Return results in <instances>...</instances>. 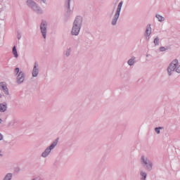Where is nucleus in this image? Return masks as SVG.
I'll use <instances>...</instances> for the list:
<instances>
[{
	"instance_id": "nucleus-23",
	"label": "nucleus",
	"mask_w": 180,
	"mask_h": 180,
	"mask_svg": "<svg viewBox=\"0 0 180 180\" xmlns=\"http://www.w3.org/2000/svg\"><path fill=\"white\" fill-rule=\"evenodd\" d=\"M15 75H19V72H20V69L19 68H16L14 70Z\"/></svg>"
},
{
	"instance_id": "nucleus-21",
	"label": "nucleus",
	"mask_w": 180,
	"mask_h": 180,
	"mask_svg": "<svg viewBox=\"0 0 180 180\" xmlns=\"http://www.w3.org/2000/svg\"><path fill=\"white\" fill-rule=\"evenodd\" d=\"M160 130H162V127H161L155 128V131L157 133V134H160L161 133Z\"/></svg>"
},
{
	"instance_id": "nucleus-25",
	"label": "nucleus",
	"mask_w": 180,
	"mask_h": 180,
	"mask_svg": "<svg viewBox=\"0 0 180 180\" xmlns=\"http://www.w3.org/2000/svg\"><path fill=\"white\" fill-rule=\"evenodd\" d=\"M20 39H22V34H20V32L18 33V39L20 40Z\"/></svg>"
},
{
	"instance_id": "nucleus-15",
	"label": "nucleus",
	"mask_w": 180,
	"mask_h": 180,
	"mask_svg": "<svg viewBox=\"0 0 180 180\" xmlns=\"http://www.w3.org/2000/svg\"><path fill=\"white\" fill-rule=\"evenodd\" d=\"M128 65L129 67H133L134 64H136V58L134 56H131L127 61Z\"/></svg>"
},
{
	"instance_id": "nucleus-12",
	"label": "nucleus",
	"mask_w": 180,
	"mask_h": 180,
	"mask_svg": "<svg viewBox=\"0 0 180 180\" xmlns=\"http://www.w3.org/2000/svg\"><path fill=\"white\" fill-rule=\"evenodd\" d=\"M8 110V103H0V112L5 113Z\"/></svg>"
},
{
	"instance_id": "nucleus-19",
	"label": "nucleus",
	"mask_w": 180,
	"mask_h": 180,
	"mask_svg": "<svg viewBox=\"0 0 180 180\" xmlns=\"http://www.w3.org/2000/svg\"><path fill=\"white\" fill-rule=\"evenodd\" d=\"M153 43L155 46H160V37H156L153 40Z\"/></svg>"
},
{
	"instance_id": "nucleus-5",
	"label": "nucleus",
	"mask_w": 180,
	"mask_h": 180,
	"mask_svg": "<svg viewBox=\"0 0 180 180\" xmlns=\"http://www.w3.org/2000/svg\"><path fill=\"white\" fill-rule=\"evenodd\" d=\"M141 164L146 168V169H147V171L153 170V162L148 159V158L142 155L141 157Z\"/></svg>"
},
{
	"instance_id": "nucleus-20",
	"label": "nucleus",
	"mask_w": 180,
	"mask_h": 180,
	"mask_svg": "<svg viewBox=\"0 0 180 180\" xmlns=\"http://www.w3.org/2000/svg\"><path fill=\"white\" fill-rule=\"evenodd\" d=\"M65 56L66 57H70L71 56V49L70 48L68 49L65 51Z\"/></svg>"
},
{
	"instance_id": "nucleus-3",
	"label": "nucleus",
	"mask_w": 180,
	"mask_h": 180,
	"mask_svg": "<svg viewBox=\"0 0 180 180\" xmlns=\"http://www.w3.org/2000/svg\"><path fill=\"white\" fill-rule=\"evenodd\" d=\"M58 144V138L56 139L55 141H53L51 145L46 148L44 151L42 152L41 154V157L42 158H47L51 153V150H54L56 147H57V145Z\"/></svg>"
},
{
	"instance_id": "nucleus-18",
	"label": "nucleus",
	"mask_w": 180,
	"mask_h": 180,
	"mask_svg": "<svg viewBox=\"0 0 180 180\" xmlns=\"http://www.w3.org/2000/svg\"><path fill=\"white\" fill-rule=\"evenodd\" d=\"M13 54L15 58H18L19 57V54H18V50H16V46L13 47Z\"/></svg>"
},
{
	"instance_id": "nucleus-8",
	"label": "nucleus",
	"mask_w": 180,
	"mask_h": 180,
	"mask_svg": "<svg viewBox=\"0 0 180 180\" xmlns=\"http://www.w3.org/2000/svg\"><path fill=\"white\" fill-rule=\"evenodd\" d=\"M25 79H26L25 72L20 71L19 74L17 75L16 83L18 85H20V84H23V82H25Z\"/></svg>"
},
{
	"instance_id": "nucleus-28",
	"label": "nucleus",
	"mask_w": 180,
	"mask_h": 180,
	"mask_svg": "<svg viewBox=\"0 0 180 180\" xmlns=\"http://www.w3.org/2000/svg\"><path fill=\"white\" fill-rule=\"evenodd\" d=\"M2 123V119L0 118V124Z\"/></svg>"
},
{
	"instance_id": "nucleus-30",
	"label": "nucleus",
	"mask_w": 180,
	"mask_h": 180,
	"mask_svg": "<svg viewBox=\"0 0 180 180\" xmlns=\"http://www.w3.org/2000/svg\"><path fill=\"white\" fill-rule=\"evenodd\" d=\"M150 55H146V57H148Z\"/></svg>"
},
{
	"instance_id": "nucleus-11",
	"label": "nucleus",
	"mask_w": 180,
	"mask_h": 180,
	"mask_svg": "<svg viewBox=\"0 0 180 180\" xmlns=\"http://www.w3.org/2000/svg\"><path fill=\"white\" fill-rule=\"evenodd\" d=\"M0 86L1 88V91H3L6 95H9V89H8V86H6L5 82H1Z\"/></svg>"
},
{
	"instance_id": "nucleus-26",
	"label": "nucleus",
	"mask_w": 180,
	"mask_h": 180,
	"mask_svg": "<svg viewBox=\"0 0 180 180\" xmlns=\"http://www.w3.org/2000/svg\"><path fill=\"white\" fill-rule=\"evenodd\" d=\"M4 140V135H2V134L0 133V141Z\"/></svg>"
},
{
	"instance_id": "nucleus-2",
	"label": "nucleus",
	"mask_w": 180,
	"mask_h": 180,
	"mask_svg": "<svg viewBox=\"0 0 180 180\" xmlns=\"http://www.w3.org/2000/svg\"><path fill=\"white\" fill-rule=\"evenodd\" d=\"M25 4L27 8L32 9V11L35 13H37L38 15H43V9L37 3H36V1L33 0H27L25 1Z\"/></svg>"
},
{
	"instance_id": "nucleus-17",
	"label": "nucleus",
	"mask_w": 180,
	"mask_h": 180,
	"mask_svg": "<svg viewBox=\"0 0 180 180\" xmlns=\"http://www.w3.org/2000/svg\"><path fill=\"white\" fill-rule=\"evenodd\" d=\"M155 18H157L158 22H164L165 20V18L162 17V15L156 14Z\"/></svg>"
},
{
	"instance_id": "nucleus-4",
	"label": "nucleus",
	"mask_w": 180,
	"mask_h": 180,
	"mask_svg": "<svg viewBox=\"0 0 180 180\" xmlns=\"http://www.w3.org/2000/svg\"><path fill=\"white\" fill-rule=\"evenodd\" d=\"M122 6H123V1H120L118 4L117 10L111 20L112 26H116V25H117V20H119V18H120V12H122Z\"/></svg>"
},
{
	"instance_id": "nucleus-29",
	"label": "nucleus",
	"mask_w": 180,
	"mask_h": 180,
	"mask_svg": "<svg viewBox=\"0 0 180 180\" xmlns=\"http://www.w3.org/2000/svg\"><path fill=\"white\" fill-rule=\"evenodd\" d=\"M0 157H2V153H1V152H0Z\"/></svg>"
},
{
	"instance_id": "nucleus-10",
	"label": "nucleus",
	"mask_w": 180,
	"mask_h": 180,
	"mask_svg": "<svg viewBox=\"0 0 180 180\" xmlns=\"http://www.w3.org/2000/svg\"><path fill=\"white\" fill-rule=\"evenodd\" d=\"M39 72H40V70L39 69V63H37V62H35L34 63V67L32 71V78H37V77H39Z\"/></svg>"
},
{
	"instance_id": "nucleus-27",
	"label": "nucleus",
	"mask_w": 180,
	"mask_h": 180,
	"mask_svg": "<svg viewBox=\"0 0 180 180\" xmlns=\"http://www.w3.org/2000/svg\"><path fill=\"white\" fill-rule=\"evenodd\" d=\"M42 1V4H46V2H47L46 0H41Z\"/></svg>"
},
{
	"instance_id": "nucleus-7",
	"label": "nucleus",
	"mask_w": 180,
	"mask_h": 180,
	"mask_svg": "<svg viewBox=\"0 0 180 180\" xmlns=\"http://www.w3.org/2000/svg\"><path fill=\"white\" fill-rule=\"evenodd\" d=\"M6 4L4 1L0 2V18L1 19H5L6 17Z\"/></svg>"
},
{
	"instance_id": "nucleus-14",
	"label": "nucleus",
	"mask_w": 180,
	"mask_h": 180,
	"mask_svg": "<svg viewBox=\"0 0 180 180\" xmlns=\"http://www.w3.org/2000/svg\"><path fill=\"white\" fill-rule=\"evenodd\" d=\"M140 180H147V172L144 170H141L139 172Z\"/></svg>"
},
{
	"instance_id": "nucleus-22",
	"label": "nucleus",
	"mask_w": 180,
	"mask_h": 180,
	"mask_svg": "<svg viewBox=\"0 0 180 180\" xmlns=\"http://www.w3.org/2000/svg\"><path fill=\"white\" fill-rule=\"evenodd\" d=\"M167 50H168V46H166V47L161 46L160 48V51H161V52L167 51Z\"/></svg>"
},
{
	"instance_id": "nucleus-16",
	"label": "nucleus",
	"mask_w": 180,
	"mask_h": 180,
	"mask_svg": "<svg viewBox=\"0 0 180 180\" xmlns=\"http://www.w3.org/2000/svg\"><path fill=\"white\" fill-rule=\"evenodd\" d=\"M13 177V174L12 173H8L5 175L3 180H12V178Z\"/></svg>"
},
{
	"instance_id": "nucleus-9",
	"label": "nucleus",
	"mask_w": 180,
	"mask_h": 180,
	"mask_svg": "<svg viewBox=\"0 0 180 180\" xmlns=\"http://www.w3.org/2000/svg\"><path fill=\"white\" fill-rule=\"evenodd\" d=\"M151 33H153V29L151 28V24H148L146 25L144 37L145 39L148 41L150 40V36H151Z\"/></svg>"
},
{
	"instance_id": "nucleus-6",
	"label": "nucleus",
	"mask_w": 180,
	"mask_h": 180,
	"mask_svg": "<svg viewBox=\"0 0 180 180\" xmlns=\"http://www.w3.org/2000/svg\"><path fill=\"white\" fill-rule=\"evenodd\" d=\"M47 27H49V23L47 21L42 20L39 25V30L44 40L47 39Z\"/></svg>"
},
{
	"instance_id": "nucleus-13",
	"label": "nucleus",
	"mask_w": 180,
	"mask_h": 180,
	"mask_svg": "<svg viewBox=\"0 0 180 180\" xmlns=\"http://www.w3.org/2000/svg\"><path fill=\"white\" fill-rule=\"evenodd\" d=\"M65 8L69 13H71V0H65Z\"/></svg>"
},
{
	"instance_id": "nucleus-1",
	"label": "nucleus",
	"mask_w": 180,
	"mask_h": 180,
	"mask_svg": "<svg viewBox=\"0 0 180 180\" xmlns=\"http://www.w3.org/2000/svg\"><path fill=\"white\" fill-rule=\"evenodd\" d=\"M84 20L82 16H76L75 20L72 23V27L71 30V35L72 36H78L79 34V32H81V29L82 27V23Z\"/></svg>"
},
{
	"instance_id": "nucleus-24",
	"label": "nucleus",
	"mask_w": 180,
	"mask_h": 180,
	"mask_svg": "<svg viewBox=\"0 0 180 180\" xmlns=\"http://www.w3.org/2000/svg\"><path fill=\"white\" fill-rule=\"evenodd\" d=\"M32 180H43V179L40 176H39L34 178Z\"/></svg>"
}]
</instances>
